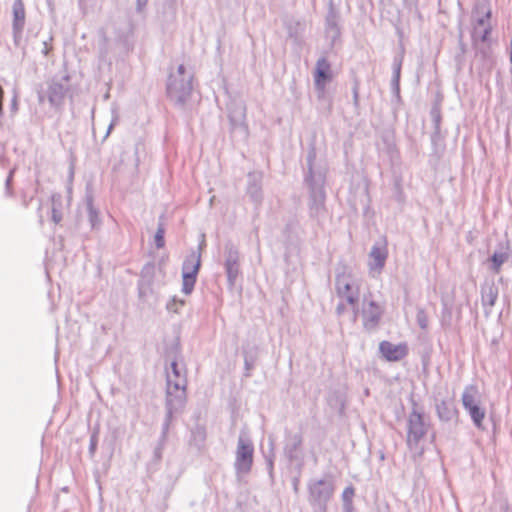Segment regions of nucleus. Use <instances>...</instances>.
Listing matches in <instances>:
<instances>
[{"instance_id":"obj_9","label":"nucleus","mask_w":512,"mask_h":512,"mask_svg":"<svg viewBox=\"0 0 512 512\" xmlns=\"http://www.w3.org/2000/svg\"><path fill=\"white\" fill-rule=\"evenodd\" d=\"M224 256V269L227 277V285L229 289H232L241 273L240 252L232 242H227L224 247Z\"/></svg>"},{"instance_id":"obj_55","label":"nucleus","mask_w":512,"mask_h":512,"mask_svg":"<svg viewBox=\"0 0 512 512\" xmlns=\"http://www.w3.org/2000/svg\"><path fill=\"white\" fill-rule=\"evenodd\" d=\"M459 37H460L459 48H460L461 53L464 54L466 52V44L462 40V32H460Z\"/></svg>"},{"instance_id":"obj_53","label":"nucleus","mask_w":512,"mask_h":512,"mask_svg":"<svg viewBox=\"0 0 512 512\" xmlns=\"http://www.w3.org/2000/svg\"><path fill=\"white\" fill-rule=\"evenodd\" d=\"M346 307H345V304L343 302H339L336 306V314L338 316L342 315L345 311Z\"/></svg>"},{"instance_id":"obj_24","label":"nucleus","mask_w":512,"mask_h":512,"mask_svg":"<svg viewBox=\"0 0 512 512\" xmlns=\"http://www.w3.org/2000/svg\"><path fill=\"white\" fill-rule=\"evenodd\" d=\"M509 241L499 242L497 250L490 256V269L494 273H499L502 265L509 259Z\"/></svg>"},{"instance_id":"obj_16","label":"nucleus","mask_w":512,"mask_h":512,"mask_svg":"<svg viewBox=\"0 0 512 512\" xmlns=\"http://www.w3.org/2000/svg\"><path fill=\"white\" fill-rule=\"evenodd\" d=\"M333 490L332 483L325 479L309 483L308 491L310 502L318 505H325L332 496Z\"/></svg>"},{"instance_id":"obj_2","label":"nucleus","mask_w":512,"mask_h":512,"mask_svg":"<svg viewBox=\"0 0 512 512\" xmlns=\"http://www.w3.org/2000/svg\"><path fill=\"white\" fill-rule=\"evenodd\" d=\"M192 73L186 72L184 64H180L175 72H170L166 81V96L178 108H183L193 91Z\"/></svg>"},{"instance_id":"obj_37","label":"nucleus","mask_w":512,"mask_h":512,"mask_svg":"<svg viewBox=\"0 0 512 512\" xmlns=\"http://www.w3.org/2000/svg\"><path fill=\"white\" fill-rule=\"evenodd\" d=\"M430 117L433 124V129H441L442 114L439 102L435 101L430 108Z\"/></svg>"},{"instance_id":"obj_59","label":"nucleus","mask_w":512,"mask_h":512,"mask_svg":"<svg viewBox=\"0 0 512 512\" xmlns=\"http://www.w3.org/2000/svg\"><path fill=\"white\" fill-rule=\"evenodd\" d=\"M38 100L40 103L44 101V95L42 93H38Z\"/></svg>"},{"instance_id":"obj_43","label":"nucleus","mask_w":512,"mask_h":512,"mask_svg":"<svg viewBox=\"0 0 512 512\" xmlns=\"http://www.w3.org/2000/svg\"><path fill=\"white\" fill-rule=\"evenodd\" d=\"M170 369H171V374L174 377V379H172V381H177V380H182V379L187 381L186 374L183 373L182 369L179 367L177 357H175L170 362Z\"/></svg>"},{"instance_id":"obj_60","label":"nucleus","mask_w":512,"mask_h":512,"mask_svg":"<svg viewBox=\"0 0 512 512\" xmlns=\"http://www.w3.org/2000/svg\"><path fill=\"white\" fill-rule=\"evenodd\" d=\"M297 484H298V479L297 478H294L293 480V486H294V490L297 491Z\"/></svg>"},{"instance_id":"obj_45","label":"nucleus","mask_w":512,"mask_h":512,"mask_svg":"<svg viewBox=\"0 0 512 512\" xmlns=\"http://www.w3.org/2000/svg\"><path fill=\"white\" fill-rule=\"evenodd\" d=\"M164 449V446H160L159 444L156 443L153 450L152 460L150 461L149 466H157L161 462Z\"/></svg>"},{"instance_id":"obj_52","label":"nucleus","mask_w":512,"mask_h":512,"mask_svg":"<svg viewBox=\"0 0 512 512\" xmlns=\"http://www.w3.org/2000/svg\"><path fill=\"white\" fill-rule=\"evenodd\" d=\"M148 4V0H136V11L137 13L143 12Z\"/></svg>"},{"instance_id":"obj_39","label":"nucleus","mask_w":512,"mask_h":512,"mask_svg":"<svg viewBox=\"0 0 512 512\" xmlns=\"http://www.w3.org/2000/svg\"><path fill=\"white\" fill-rule=\"evenodd\" d=\"M99 432H100L99 426H95L91 431L90 439H89V447H88V454H89L90 458H94V456L96 454L98 442H99Z\"/></svg>"},{"instance_id":"obj_32","label":"nucleus","mask_w":512,"mask_h":512,"mask_svg":"<svg viewBox=\"0 0 512 512\" xmlns=\"http://www.w3.org/2000/svg\"><path fill=\"white\" fill-rule=\"evenodd\" d=\"M206 441V428L203 425L195 424L190 431L189 444L200 450Z\"/></svg>"},{"instance_id":"obj_26","label":"nucleus","mask_w":512,"mask_h":512,"mask_svg":"<svg viewBox=\"0 0 512 512\" xmlns=\"http://www.w3.org/2000/svg\"><path fill=\"white\" fill-rule=\"evenodd\" d=\"M288 38L299 43L306 30V22L302 19L290 18L284 22Z\"/></svg>"},{"instance_id":"obj_63","label":"nucleus","mask_w":512,"mask_h":512,"mask_svg":"<svg viewBox=\"0 0 512 512\" xmlns=\"http://www.w3.org/2000/svg\"><path fill=\"white\" fill-rule=\"evenodd\" d=\"M476 15H477L478 17H481V10H480V8L477 10Z\"/></svg>"},{"instance_id":"obj_13","label":"nucleus","mask_w":512,"mask_h":512,"mask_svg":"<svg viewBox=\"0 0 512 512\" xmlns=\"http://www.w3.org/2000/svg\"><path fill=\"white\" fill-rule=\"evenodd\" d=\"M492 25V8L489 0H476L471 9L470 31Z\"/></svg>"},{"instance_id":"obj_50","label":"nucleus","mask_w":512,"mask_h":512,"mask_svg":"<svg viewBox=\"0 0 512 512\" xmlns=\"http://www.w3.org/2000/svg\"><path fill=\"white\" fill-rule=\"evenodd\" d=\"M326 86L327 85L314 86L315 87V91H316V95H317V99L319 101H325L326 100Z\"/></svg>"},{"instance_id":"obj_57","label":"nucleus","mask_w":512,"mask_h":512,"mask_svg":"<svg viewBox=\"0 0 512 512\" xmlns=\"http://www.w3.org/2000/svg\"><path fill=\"white\" fill-rule=\"evenodd\" d=\"M352 307V310L354 312V319L357 317L358 313H359V307H358V303L356 304V306H351Z\"/></svg>"},{"instance_id":"obj_3","label":"nucleus","mask_w":512,"mask_h":512,"mask_svg":"<svg viewBox=\"0 0 512 512\" xmlns=\"http://www.w3.org/2000/svg\"><path fill=\"white\" fill-rule=\"evenodd\" d=\"M166 395H165V421L173 423V421L183 413L187 402V381H172V376L167 373L166 379Z\"/></svg>"},{"instance_id":"obj_35","label":"nucleus","mask_w":512,"mask_h":512,"mask_svg":"<svg viewBox=\"0 0 512 512\" xmlns=\"http://www.w3.org/2000/svg\"><path fill=\"white\" fill-rule=\"evenodd\" d=\"M12 27H25V8L22 0H14L12 5Z\"/></svg>"},{"instance_id":"obj_64","label":"nucleus","mask_w":512,"mask_h":512,"mask_svg":"<svg viewBox=\"0 0 512 512\" xmlns=\"http://www.w3.org/2000/svg\"><path fill=\"white\" fill-rule=\"evenodd\" d=\"M84 0H79V4L81 5Z\"/></svg>"},{"instance_id":"obj_29","label":"nucleus","mask_w":512,"mask_h":512,"mask_svg":"<svg viewBox=\"0 0 512 512\" xmlns=\"http://www.w3.org/2000/svg\"><path fill=\"white\" fill-rule=\"evenodd\" d=\"M51 200V220L55 224H59L63 220L64 215V199L61 193H53Z\"/></svg>"},{"instance_id":"obj_18","label":"nucleus","mask_w":512,"mask_h":512,"mask_svg":"<svg viewBox=\"0 0 512 512\" xmlns=\"http://www.w3.org/2000/svg\"><path fill=\"white\" fill-rule=\"evenodd\" d=\"M262 172H249L247 175L246 194L256 206L263 202Z\"/></svg>"},{"instance_id":"obj_36","label":"nucleus","mask_w":512,"mask_h":512,"mask_svg":"<svg viewBox=\"0 0 512 512\" xmlns=\"http://www.w3.org/2000/svg\"><path fill=\"white\" fill-rule=\"evenodd\" d=\"M24 27H12L13 44L21 49L22 57L26 55V41L23 38Z\"/></svg>"},{"instance_id":"obj_61","label":"nucleus","mask_w":512,"mask_h":512,"mask_svg":"<svg viewBox=\"0 0 512 512\" xmlns=\"http://www.w3.org/2000/svg\"><path fill=\"white\" fill-rule=\"evenodd\" d=\"M327 103H328V109L331 110V107H332V101L331 99H328L327 100Z\"/></svg>"},{"instance_id":"obj_11","label":"nucleus","mask_w":512,"mask_h":512,"mask_svg":"<svg viewBox=\"0 0 512 512\" xmlns=\"http://www.w3.org/2000/svg\"><path fill=\"white\" fill-rule=\"evenodd\" d=\"M70 75L65 74L61 78L54 77L49 82L46 96L51 107L58 109L63 105L65 96L69 91L68 82Z\"/></svg>"},{"instance_id":"obj_5","label":"nucleus","mask_w":512,"mask_h":512,"mask_svg":"<svg viewBox=\"0 0 512 512\" xmlns=\"http://www.w3.org/2000/svg\"><path fill=\"white\" fill-rule=\"evenodd\" d=\"M205 246V235L201 234V240L197 249H192L183 260L181 267V291L185 295H190L194 291L197 277L201 269V254Z\"/></svg>"},{"instance_id":"obj_30","label":"nucleus","mask_w":512,"mask_h":512,"mask_svg":"<svg viewBox=\"0 0 512 512\" xmlns=\"http://www.w3.org/2000/svg\"><path fill=\"white\" fill-rule=\"evenodd\" d=\"M493 25H486L485 28H480L475 31H470L471 46L477 44H492Z\"/></svg>"},{"instance_id":"obj_47","label":"nucleus","mask_w":512,"mask_h":512,"mask_svg":"<svg viewBox=\"0 0 512 512\" xmlns=\"http://www.w3.org/2000/svg\"><path fill=\"white\" fill-rule=\"evenodd\" d=\"M265 462H266V466H267V470L269 472V475L272 476L273 475V470H274V452H273V448H271L270 454L265 457Z\"/></svg>"},{"instance_id":"obj_14","label":"nucleus","mask_w":512,"mask_h":512,"mask_svg":"<svg viewBox=\"0 0 512 512\" xmlns=\"http://www.w3.org/2000/svg\"><path fill=\"white\" fill-rule=\"evenodd\" d=\"M383 313L384 309L378 302L373 299L366 302V298L364 297L361 311L364 330H375L381 322Z\"/></svg>"},{"instance_id":"obj_8","label":"nucleus","mask_w":512,"mask_h":512,"mask_svg":"<svg viewBox=\"0 0 512 512\" xmlns=\"http://www.w3.org/2000/svg\"><path fill=\"white\" fill-rule=\"evenodd\" d=\"M228 119L232 136L241 140L247 139L249 129L246 122V105L243 101H235L228 106Z\"/></svg>"},{"instance_id":"obj_56","label":"nucleus","mask_w":512,"mask_h":512,"mask_svg":"<svg viewBox=\"0 0 512 512\" xmlns=\"http://www.w3.org/2000/svg\"><path fill=\"white\" fill-rule=\"evenodd\" d=\"M349 493H350V494H353V493H354V490H353V488H352V487H347V488L344 490V492H343V497H344V499L346 498V495H349Z\"/></svg>"},{"instance_id":"obj_42","label":"nucleus","mask_w":512,"mask_h":512,"mask_svg":"<svg viewBox=\"0 0 512 512\" xmlns=\"http://www.w3.org/2000/svg\"><path fill=\"white\" fill-rule=\"evenodd\" d=\"M154 243L157 249L165 246V228L163 223H159L154 235Z\"/></svg>"},{"instance_id":"obj_6","label":"nucleus","mask_w":512,"mask_h":512,"mask_svg":"<svg viewBox=\"0 0 512 512\" xmlns=\"http://www.w3.org/2000/svg\"><path fill=\"white\" fill-rule=\"evenodd\" d=\"M254 462V445L252 440L240 434L235 452L234 470L237 477L251 472Z\"/></svg>"},{"instance_id":"obj_22","label":"nucleus","mask_w":512,"mask_h":512,"mask_svg":"<svg viewBox=\"0 0 512 512\" xmlns=\"http://www.w3.org/2000/svg\"><path fill=\"white\" fill-rule=\"evenodd\" d=\"M403 54L396 55L393 58L392 63V78H391V92H392V102H396L400 104L402 101L400 94V79H401V68L403 63Z\"/></svg>"},{"instance_id":"obj_28","label":"nucleus","mask_w":512,"mask_h":512,"mask_svg":"<svg viewBox=\"0 0 512 512\" xmlns=\"http://www.w3.org/2000/svg\"><path fill=\"white\" fill-rule=\"evenodd\" d=\"M300 228V221L296 215L289 217L283 230L282 235L285 242L292 244L295 240H299L298 229Z\"/></svg>"},{"instance_id":"obj_27","label":"nucleus","mask_w":512,"mask_h":512,"mask_svg":"<svg viewBox=\"0 0 512 512\" xmlns=\"http://www.w3.org/2000/svg\"><path fill=\"white\" fill-rule=\"evenodd\" d=\"M498 298V287L494 282H487L481 286V301L483 307H493Z\"/></svg>"},{"instance_id":"obj_15","label":"nucleus","mask_w":512,"mask_h":512,"mask_svg":"<svg viewBox=\"0 0 512 512\" xmlns=\"http://www.w3.org/2000/svg\"><path fill=\"white\" fill-rule=\"evenodd\" d=\"M155 263L149 261L145 263L140 271L137 281V290L139 298L143 299L153 294V284L155 280Z\"/></svg>"},{"instance_id":"obj_49","label":"nucleus","mask_w":512,"mask_h":512,"mask_svg":"<svg viewBox=\"0 0 512 512\" xmlns=\"http://www.w3.org/2000/svg\"><path fill=\"white\" fill-rule=\"evenodd\" d=\"M18 111V93L16 90H14L13 97L11 99L10 103V113L11 115L16 114Z\"/></svg>"},{"instance_id":"obj_7","label":"nucleus","mask_w":512,"mask_h":512,"mask_svg":"<svg viewBox=\"0 0 512 512\" xmlns=\"http://www.w3.org/2000/svg\"><path fill=\"white\" fill-rule=\"evenodd\" d=\"M478 388L476 385H468L464 388L461 396L463 408L468 412L473 424L478 429H483V420L485 418V409L480 405V401L476 399Z\"/></svg>"},{"instance_id":"obj_34","label":"nucleus","mask_w":512,"mask_h":512,"mask_svg":"<svg viewBox=\"0 0 512 512\" xmlns=\"http://www.w3.org/2000/svg\"><path fill=\"white\" fill-rule=\"evenodd\" d=\"M453 319V304L445 298L441 299V315L440 324L443 329H450L452 327Z\"/></svg>"},{"instance_id":"obj_19","label":"nucleus","mask_w":512,"mask_h":512,"mask_svg":"<svg viewBox=\"0 0 512 512\" xmlns=\"http://www.w3.org/2000/svg\"><path fill=\"white\" fill-rule=\"evenodd\" d=\"M369 257L372 259V261L369 262L370 271H381L384 268L388 257L387 241L385 237L373 244Z\"/></svg>"},{"instance_id":"obj_58","label":"nucleus","mask_w":512,"mask_h":512,"mask_svg":"<svg viewBox=\"0 0 512 512\" xmlns=\"http://www.w3.org/2000/svg\"><path fill=\"white\" fill-rule=\"evenodd\" d=\"M344 410H345V403H344V401H341L340 408H339V414L342 415L344 413Z\"/></svg>"},{"instance_id":"obj_41","label":"nucleus","mask_w":512,"mask_h":512,"mask_svg":"<svg viewBox=\"0 0 512 512\" xmlns=\"http://www.w3.org/2000/svg\"><path fill=\"white\" fill-rule=\"evenodd\" d=\"M16 170H17L16 166L11 168L9 170V172H8L7 177H6V180H5V195L7 197H13L14 196L13 179H14V175H15Z\"/></svg>"},{"instance_id":"obj_33","label":"nucleus","mask_w":512,"mask_h":512,"mask_svg":"<svg viewBox=\"0 0 512 512\" xmlns=\"http://www.w3.org/2000/svg\"><path fill=\"white\" fill-rule=\"evenodd\" d=\"M86 209L88 213V220L92 229L97 228L101 224L99 211L94 206V198L91 193L85 195Z\"/></svg>"},{"instance_id":"obj_44","label":"nucleus","mask_w":512,"mask_h":512,"mask_svg":"<svg viewBox=\"0 0 512 512\" xmlns=\"http://www.w3.org/2000/svg\"><path fill=\"white\" fill-rule=\"evenodd\" d=\"M185 304L186 301L184 299H179L177 296H173L167 302L166 309L169 312L178 313V308L184 306Z\"/></svg>"},{"instance_id":"obj_20","label":"nucleus","mask_w":512,"mask_h":512,"mask_svg":"<svg viewBox=\"0 0 512 512\" xmlns=\"http://www.w3.org/2000/svg\"><path fill=\"white\" fill-rule=\"evenodd\" d=\"M435 410L438 419L443 423H450L457 420L458 409L455 401L451 398L436 401Z\"/></svg>"},{"instance_id":"obj_10","label":"nucleus","mask_w":512,"mask_h":512,"mask_svg":"<svg viewBox=\"0 0 512 512\" xmlns=\"http://www.w3.org/2000/svg\"><path fill=\"white\" fill-rule=\"evenodd\" d=\"M340 12L335 8L332 0L329 1L327 13L324 19V36L329 41V47L333 48L342 35Z\"/></svg>"},{"instance_id":"obj_51","label":"nucleus","mask_w":512,"mask_h":512,"mask_svg":"<svg viewBox=\"0 0 512 512\" xmlns=\"http://www.w3.org/2000/svg\"><path fill=\"white\" fill-rule=\"evenodd\" d=\"M117 121H118V115L115 114L114 117L112 118L110 124L108 125L107 131L103 137V141L106 140L107 137L110 135V133L112 132L113 128L115 127Z\"/></svg>"},{"instance_id":"obj_4","label":"nucleus","mask_w":512,"mask_h":512,"mask_svg":"<svg viewBox=\"0 0 512 512\" xmlns=\"http://www.w3.org/2000/svg\"><path fill=\"white\" fill-rule=\"evenodd\" d=\"M410 402L412 409L407 418L406 443L410 449H413L417 448L420 441L427 435L430 429V420L413 397L410 398Z\"/></svg>"},{"instance_id":"obj_21","label":"nucleus","mask_w":512,"mask_h":512,"mask_svg":"<svg viewBox=\"0 0 512 512\" xmlns=\"http://www.w3.org/2000/svg\"><path fill=\"white\" fill-rule=\"evenodd\" d=\"M314 86L327 85L333 80L331 64L326 57H320L313 72Z\"/></svg>"},{"instance_id":"obj_1","label":"nucleus","mask_w":512,"mask_h":512,"mask_svg":"<svg viewBox=\"0 0 512 512\" xmlns=\"http://www.w3.org/2000/svg\"><path fill=\"white\" fill-rule=\"evenodd\" d=\"M328 168L317 161L315 141L307 146L306 165L303 169V184L308 190V213L312 220L321 224L326 215V178Z\"/></svg>"},{"instance_id":"obj_17","label":"nucleus","mask_w":512,"mask_h":512,"mask_svg":"<svg viewBox=\"0 0 512 512\" xmlns=\"http://www.w3.org/2000/svg\"><path fill=\"white\" fill-rule=\"evenodd\" d=\"M379 352L388 362H397L408 355L409 349L405 342L393 344L390 341L383 340L379 344Z\"/></svg>"},{"instance_id":"obj_38","label":"nucleus","mask_w":512,"mask_h":512,"mask_svg":"<svg viewBox=\"0 0 512 512\" xmlns=\"http://www.w3.org/2000/svg\"><path fill=\"white\" fill-rule=\"evenodd\" d=\"M359 90H360V80L358 79V77H353L351 92H352L353 107L357 114H359V110H360Z\"/></svg>"},{"instance_id":"obj_25","label":"nucleus","mask_w":512,"mask_h":512,"mask_svg":"<svg viewBox=\"0 0 512 512\" xmlns=\"http://www.w3.org/2000/svg\"><path fill=\"white\" fill-rule=\"evenodd\" d=\"M475 57L478 59L483 70L490 71L495 64L492 44H477L472 46Z\"/></svg>"},{"instance_id":"obj_23","label":"nucleus","mask_w":512,"mask_h":512,"mask_svg":"<svg viewBox=\"0 0 512 512\" xmlns=\"http://www.w3.org/2000/svg\"><path fill=\"white\" fill-rule=\"evenodd\" d=\"M303 444V436L301 433L289 434L286 436L284 445V455L290 463L301 459L300 448Z\"/></svg>"},{"instance_id":"obj_46","label":"nucleus","mask_w":512,"mask_h":512,"mask_svg":"<svg viewBox=\"0 0 512 512\" xmlns=\"http://www.w3.org/2000/svg\"><path fill=\"white\" fill-rule=\"evenodd\" d=\"M416 321L418 326L425 330L428 327V317L426 311L423 308H418L416 313Z\"/></svg>"},{"instance_id":"obj_31","label":"nucleus","mask_w":512,"mask_h":512,"mask_svg":"<svg viewBox=\"0 0 512 512\" xmlns=\"http://www.w3.org/2000/svg\"><path fill=\"white\" fill-rule=\"evenodd\" d=\"M244 357V377L249 378L252 376L251 371L254 369L258 359V348L256 346L250 348H243Z\"/></svg>"},{"instance_id":"obj_12","label":"nucleus","mask_w":512,"mask_h":512,"mask_svg":"<svg viewBox=\"0 0 512 512\" xmlns=\"http://www.w3.org/2000/svg\"><path fill=\"white\" fill-rule=\"evenodd\" d=\"M350 276L337 273L335 276V290L339 298H343L350 306H356L360 299L359 285L349 281Z\"/></svg>"},{"instance_id":"obj_48","label":"nucleus","mask_w":512,"mask_h":512,"mask_svg":"<svg viewBox=\"0 0 512 512\" xmlns=\"http://www.w3.org/2000/svg\"><path fill=\"white\" fill-rule=\"evenodd\" d=\"M430 139H431V144H432L433 148L436 149L438 143L442 140L441 129H439V130L433 129Z\"/></svg>"},{"instance_id":"obj_54","label":"nucleus","mask_w":512,"mask_h":512,"mask_svg":"<svg viewBox=\"0 0 512 512\" xmlns=\"http://www.w3.org/2000/svg\"><path fill=\"white\" fill-rule=\"evenodd\" d=\"M51 50V47L48 45V42L45 40L43 41V48L41 50L42 54L44 56H47Z\"/></svg>"},{"instance_id":"obj_62","label":"nucleus","mask_w":512,"mask_h":512,"mask_svg":"<svg viewBox=\"0 0 512 512\" xmlns=\"http://www.w3.org/2000/svg\"><path fill=\"white\" fill-rule=\"evenodd\" d=\"M140 143L137 142L136 145H135V154H138V147H139Z\"/></svg>"},{"instance_id":"obj_40","label":"nucleus","mask_w":512,"mask_h":512,"mask_svg":"<svg viewBox=\"0 0 512 512\" xmlns=\"http://www.w3.org/2000/svg\"><path fill=\"white\" fill-rule=\"evenodd\" d=\"M171 425H172L171 422L163 420L162 425H161V432H160V435H159V437L157 439V442H156L160 446L166 447V444H167V441H168L169 430H170Z\"/></svg>"}]
</instances>
